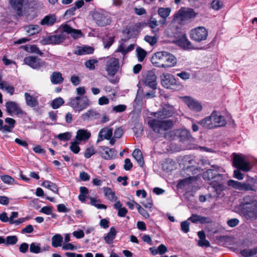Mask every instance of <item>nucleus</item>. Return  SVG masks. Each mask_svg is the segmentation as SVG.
<instances>
[{
	"label": "nucleus",
	"instance_id": "9d476101",
	"mask_svg": "<svg viewBox=\"0 0 257 257\" xmlns=\"http://www.w3.org/2000/svg\"><path fill=\"white\" fill-rule=\"evenodd\" d=\"M213 169L207 170L202 174V178L205 181H210L215 179L216 181L222 179L223 175L219 173V168L213 166Z\"/></svg>",
	"mask_w": 257,
	"mask_h": 257
},
{
	"label": "nucleus",
	"instance_id": "6ab92c4d",
	"mask_svg": "<svg viewBox=\"0 0 257 257\" xmlns=\"http://www.w3.org/2000/svg\"><path fill=\"white\" fill-rule=\"evenodd\" d=\"M174 112L173 106L169 104H164L162 110L157 112V117L159 119H163L172 116Z\"/></svg>",
	"mask_w": 257,
	"mask_h": 257
},
{
	"label": "nucleus",
	"instance_id": "4468645a",
	"mask_svg": "<svg viewBox=\"0 0 257 257\" xmlns=\"http://www.w3.org/2000/svg\"><path fill=\"white\" fill-rule=\"evenodd\" d=\"M122 34L125 38L121 39L123 42H126L131 39L135 38L139 33L137 28L135 26H127L122 31Z\"/></svg>",
	"mask_w": 257,
	"mask_h": 257
},
{
	"label": "nucleus",
	"instance_id": "8fccbe9b",
	"mask_svg": "<svg viewBox=\"0 0 257 257\" xmlns=\"http://www.w3.org/2000/svg\"><path fill=\"white\" fill-rule=\"evenodd\" d=\"M30 251L34 253H38L41 251L40 244L33 242L30 244Z\"/></svg>",
	"mask_w": 257,
	"mask_h": 257
},
{
	"label": "nucleus",
	"instance_id": "6e6d98bb",
	"mask_svg": "<svg viewBox=\"0 0 257 257\" xmlns=\"http://www.w3.org/2000/svg\"><path fill=\"white\" fill-rule=\"evenodd\" d=\"M144 40L146 42L149 43L151 46L155 45L157 42V38L155 36L146 35L145 37Z\"/></svg>",
	"mask_w": 257,
	"mask_h": 257
},
{
	"label": "nucleus",
	"instance_id": "bf43d9fd",
	"mask_svg": "<svg viewBox=\"0 0 257 257\" xmlns=\"http://www.w3.org/2000/svg\"><path fill=\"white\" fill-rule=\"evenodd\" d=\"M126 106L124 104H119L112 107V110L115 112H122L126 110Z\"/></svg>",
	"mask_w": 257,
	"mask_h": 257
},
{
	"label": "nucleus",
	"instance_id": "79ce46f5",
	"mask_svg": "<svg viewBox=\"0 0 257 257\" xmlns=\"http://www.w3.org/2000/svg\"><path fill=\"white\" fill-rule=\"evenodd\" d=\"M64 101L62 97H58L52 100L51 106L53 109H57L62 105Z\"/></svg>",
	"mask_w": 257,
	"mask_h": 257
},
{
	"label": "nucleus",
	"instance_id": "f03ea898",
	"mask_svg": "<svg viewBox=\"0 0 257 257\" xmlns=\"http://www.w3.org/2000/svg\"><path fill=\"white\" fill-rule=\"evenodd\" d=\"M151 61L154 66L160 68L172 67L177 63L176 57L166 51H159L155 53L152 56Z\"/></svg>",
	"mask_w": 257,
	"mask_h": 257
},
{
	"label": "nucleus",
	"instance_id": "aec40b11",
	"mask_svg": "<svg viewBox=\"0 0 257 257\" xmlns=\"http://www.w3.org/2000/svg\"><path fill=\"white\" fill-rule=\"evenodd\" d=\"M176 43L179 47L185 50L194 49L193 45L185 34L178 39Z\"/></svg>",
	"mask_w": 257,
	"mask_h": 257
},
{
	"label": "nucleus",
	"instance_id": "864d4df0",
	"mask_svg": "<svg viewBox=\"0 0 257 257\" xmlns=\"http://www.w3.org/2000/svg\"><path fill=\"white\" fill-rule=\"evenodd\" d=\"M97 62L98 61L96 59H89L85 61V66L90 70H94L95 69L94 64Z\"/></svg>",
	"mask_w": 257,
	"mask_h": 257
},
{
	"label": "nucleus",
	"instance_id": "20e7f679",
	"mask_svg": "<svg viewBox=\"0 0 257 257\" xmlns=\"http://www.w3.org/2000/svg\"><path fill=\"white\" fill-rule=\"evenodd\" d=\"M227 185L240 191L256 192L257 191V177H251L247 176V179L244 182L229 180L227 181Z\"/></svg>",
	"mask_w": 257,
	"mask_h": 257
},
{
	"label": "nucleus",
	"instance_id": "e2e57ef3",
	"mask_svg": "<svg viewBox=\"0 0 257 257\" xmlns=\"http://www.w3.org/2000/svg\"><path fill=\"white\" fill-rule=\"evenodd\" d=\"M175 133L173 131H169L163 134V137L168 140L175 139Z\"/></svg>",
	"mask_w": 257,
	"mask_h": 257
},
{
	"label": "nucleus",
	"instance_id": "680f3d73",
	"mask_svg": "<svg viewBox=\"0 0 257 257\" xmlns=\"http://www.w3.org/2000/svg\"><path fill=\"white\" fill-rule=\"evenodd\" d=\"M95 154V151L92 147H89L86 149L84 152V157L87 158H90L92 155Z\"/></svg>",
	"mask_w": 257,
	"mask_h": 257
},
{
	"label": "nucleus",
	"instance_id": "603ef678",
	"mask_svg": "<svg viewBox=\"0 0 257 257\" xmlns=\"http://www.w3.org/2000/svg\"><path fill=\"white\" fill-rule=\"evenodd\" d=\"M223 6V3L219 0H213L211 3V8L216 11L220 10Z\"/></svg>",
	"mask_w": 257,
	"mask_h": 257
},
{
	"label": "nucleus",
	"instance_id": "a878e982",
	"mask_svg": "<svg viewBox=\"0 0 257 257\" xmlns=\"http://www.w3.org/2000/svg\"><path fill=\"white\" fill-rule=\"evenodd\" d=\"M91 133L85 129H79L77 131L76 136V139L78 141H83L87 140L90 138Z\"/></svg>",
	"mask_w": 257,
	"mask_h": 257
},
{
	"label": "nucleus",
	"instance_id": "7ed1b4c3",
	"mask_svg": "<svg viewBox=\"0 0 257 257\" xmlns=\"http://www.w3.org/2000/svg\"><path fill=\"white\" fill-rule=\"evenodd\" d=\"M233 156L232 165L236 169L233 171V176L238 180H242L244 175L241 171L247 172L251 169L252 166L249 161L242 155L234 153Z\"/></svg>",
	"mask_w": 257,
	"mask_h": 257
},
{
	"label": "nucleus",
	"instance_id": "412c9836",
	"mask_svg": "<svg viewBox=\"0 0 257 257\" xmlns=\"http://www.w3.org/2000/svg\"><path fill=\"white\" fill-rule=\"evenodd\" d=\"M7 111L9 114L15 113L16 115L24 114V111L19 106L18 104L14 101H8L6 103Z\"/></svg>",
	"mask_w": 257,
	"mask_h": 257
},
{
	"label": "nucleus",
	"instance_id": "f3484780",
	"mask_svg": "<svg viewBox=\"0 0 257 257\" xmlns=\"http://www.w3.org/2000/svg\"><path fill=\"white\" fill-rule=\"evenodd\" d=\"M183 100L190 109L196 112H200L202 110V106L201 103L190 96H184Z\"/></svg>",
	"mask_w": 257,
	"mask_h": 257
},
{
	"label": "nucleus",
	"instance_id": "a211bd4d",
	"mask_svg": "<svg viewBox=\"0 0 257 257\" xmlns=\"http://www.w3.org/2000/svg\"><path fill=\"white\" fill-rule=\"evenodd\" d=\"M26 0H9V3L15 12L19 17L23 16V8Z\"/></svg>",
	"mask_w": 257,
	"mask_h": 257
},
{
	"label": "nucleus",
	"instance_id": "c756f323",
	"mask_svg": "<svg viewBox=\"0 0 257 257\" xmlns=\"http://www.w3.org/2000/svg\"><path fill=\"white\" fill-rule=\"evenodd\" d=\"M197 14L192 8L181 11V16L186 20L195 18Z\"/></svg>",
	"mask_w": 257,
	"mask_h": 257
},
{
	"label": "nucleus",
	"instance_id": "5fc2aeb1",
	"mask_svg": "<svg viewBox=\"0 0 257 257\" xmlns=\"http://www.w3.org/2000/svg\"><path fill=\"white\" fill-rule=\"evenodd\" d=\"M213 187L216 192V197H219L224 189V186L223 184L217 182H216V185H215Z\"/></svg>",
	"mask_w": 257,
	"mask_h": 257
},
{
	"label": "nucleus",
	"instance_id": "423d86ee",
	"mask_svg": "<svg viewBox=\"0 0 257 257\" xmlns=\"http://www.w3.org/2000/svg\"><path fill=\"white\" fill-rule=\"evenodd\" d=\"M150 126L156 133L160 134L159 137H161V132L166 131L171 128L174 123L172 120H160L157 119H153L149 122Z\"/></svg>",
	"mask_w": 257,
	"mask_h": 257
},
{
	"label": "nucleus",
	"instance_id": "bb28decb",
	"mask_svg": "<svg viewBox=\"0 0 257 257\" xmlns=\"http://www.w3.org/2000/svg\"><path fill=\"white\" fill-rule=\"evenodd\" d=\"M116 235V231L114 227H111L109 232L103 237L105 242L108 244H112L113 242V240L115 238Z\"/></svg>",
	"mask_w": 257,
	"mask_h": 257
},
{
	"label": "nucleus",
	"instance_id": "6e6552de",
	"mask_svg": "<svg viewBox=\"0 0 257 257\" xmlns=\"http://www.w3.org/2000/svg\"><path fill=\"white\" fill-rule=\"evenodd\" d=\"M161 84L166 88H169L176 90H179L183 88V86L176 80L172 74H167L162 78Z\"/></svg>",
	"mask_w": 257,
	"mask_h": 257
},
{
	"label": "nucleus",
	"instance_id": "58836bf2",
	"mask_svg": "<svg viewBox=\"0 0 257 257\" xmlns=\"http://www.w3.org/2000/svg\"><path fill=\"white\" fill-rule=\"evenodd\" d=\"M7 82L6 81H2L0 82V89L2 90L5 89L8 93L13 95L15 92L14 87L12 85L7 86Z\"/></svg>",
	"mask_w": 257,
	"mask_h": 257
},
{
	"label": "nucleus",
	"instance_id": "b1692460",
	"mask_svg": "<svg viewBox=\"0 0 257 257\" xmlns=\"http://www.w3.org/2000/svg\"><path fill=\"white\" fill-rule=\"evenodd\" d=\"M94 49L93 47L84 45L83 46H78L77 48V50H75L73 53L75 55L81 56L86 54H91L93 53Z\"/></svg>",
	"mask_w": 257,
	"mask_h": 257
},
{
	"label": "nucleus",
	"instance_id": "69168bd1",
	"mask_svg": "<svg viewBox=\"0 0 257 257\" xmlns=\"http://www.w3.org/2000/svg\"><path fill=\"white\" fill-rule=\"evenodd\" d=\"M53 207L51 206H44L43 207L40 212L43 213H44L47 215H50L52 214L53 211Z\"/></svg>",
	"mask_w": 257,
	"mask_h": 257
},
{
	"label": "nucleus",
	"instance_id": "ea45409f",
	"mask_svg": "<svg viewBox=\"0 0 257 257\" xmlns=\"http://www.w3.org/2000/svg\"><path fill=\"white\" fill-rule=\"evenodd\" d=\"M136 52L138 61L139 62H143L146 57V51L140 47H138L136 49Z\"/></svg>",
	"mask_w": 257,
	"mask_h": 257
},
{
	"label": "nucleus",
	"instance_id": "f257e3e1",
	"mask_svg": "<svg viewBox=\"0 0 257 257\" xmlns=\"http://www.w3.org/2000/svg\"><path fill=\"white\" fill-rule=\"evenodd\" d=\"M238 209L246 219H257V200L253 196H244L239 205Z\"/></svg>",
	"mask_w": 257,
	"mask_h": 257
},
{
	"label": "nucleus",
	"instance_id": "09e8293b",
	"mask_svg": "<svg viewBox=\"0 0 257 257\" xmlns=\"http://www.w3.org/2000/svg\"><path fill=\"white\" fill-rule=\"evenodd\" d=\"M71 133L70 132H65L59 134L57 136V138L61 141H68L71 138Z\"/></svg>",
	"mask_w": 257,
	"mask_h": 257
},
{
	"label": "nucleus",
	"instance_id": "c03bdc74",
	"mask_svg": "<svg viewBox=\"0 0 257 257\" xmlns=\"http://www.w3.org/2000/svg\"><path fill=\"white\" fill-rule=\"evenodd\" d=\"M134 202L135 204L136 207L137 208L139 213L141 214L145 218H149L150 217V214L148 213V212L147 210H146L144 208H142L139 204H138L135 201Z\"/></svg>",
	"mask_w": 257,
	"mask_h": 257
},
{
	"label": "nucleus",
	"instance_id": "2eb2a0df",
	"mask_svg": "<svg viewBox=\"0 0 257 257\" xmlns=\"http://www.w3.org/2000/svg\"><path fill=\"white\" fill-rule=\"evenodd\" d=\"M93 20L100 27H104L109 25L111 20L104 14L98 12H94L92 14Z\"/></svg>",
	"mask_w": 257,
	"mask_h": 257
},
{
	"label": "nucleus",
	"instance_id": "473e14b6",
	"mask_svg": "<svg viewBox=\"0 0 257 257\" xmlns=\"http://www.w3.org/2000/svg\"><path fill=\"white\" fill-rule=\"evenodd\" d=\"M132 155L139 163L140 166L143 167L145 163L141 151L139 149H136L133 152Z\"/></svg>",
	"mask_w": 257,
	"mask_h": 257
},
{
	"label": "nucleus",
	"instance_id": "39448f33",
	"mask_svg": "<svg viewBox=\"0 0 257 257\" xmlns=\"http://www.w3.org/2000/svg\"><path fill=\"white\" fill-rule=\"evenodd\" d=\"M142 80V83L145 86L152 89L150 92H148L145 94V97L147 99L154 98L156 96V90L157 88V76L155 73L152 71H149L144 76Z\"/></svg>",
	"mask_w": 257,
	"mask_h": 257
},
{
	"label": "nucleus",
	"instance_id": "f8f14e48",
	"mask_svg": "<svg viewBox=\"0 0 257 257\" xmlns=\"http://www.w3.org/2000/svg\"><path fill=\"white\" fill-rule=\"evenodd\" d=\"M24 63L33 69H39L43 67L45 62L37 56H28L24 59Z\"/></svg>",
	"mask_w": 257,
	"mask_h": 257
},
{
	"label": "nucleus",
	"instance_id": "774afa93",
	"mask_svg": "<svg viewBox=\"0 0 257 257\" xmlns=\"http://www.w3.org/2000/svg\"><path fill=\"white\" fill-rule=\"evenodd\" d=\"M70 81L74 86L78 85L81 82L80 78L78 76L75 75L71 76Z\"/></svg>",
	"mask_w": 257,
	"mask_h": 257
},
{
	"label": "nucleus",
	"instance_id": "ddd939ff",
	"mask_svg": "<svg viewBox=\"0 0 257 257\" xmlns=\"http://www.w3.org/2000/svg\"><path fill=\"white\" fill-rule=\"evenodd\" d=\"M65 38L62 35H50L41 40L42 45H58L64 41Z\"/></svg>",
	"mask_w": 257,
	"mask_h": 257
},
{
	"label": "nucleus",
	"instance_id": "0e129e2a",
	"mask_svg": "<svg viewBox=\"0 0 257 257\" xmlns=\"http://www.w3.org/2000/svg\"><path fill=\"white\" fill-rule=\"evenodd\" d=\"M188 221H184L181 223V230L184 233H187L189 231V223Z\"/></svg>",
	"mask_w": 257,
	"mask_h": 257
},
{
	"label": "nucleus",
	"instance_id": "37998d69",
	"mask_svg": "<svg viewBox=\"0 0 257 257\" xmlns=\"http://www.w3.org/2000/svg\"><path fill=\"white\" fill-rule=\"evenodd\" d=\"M18 241V237L16 235H10L6 237L5 239V244L6 246L10 245H14L17 243Z\"/></svg>",
	"mask_w": 257,
	"mask_h": 257
},
{
	"label": "nucleus",
	"instance_id": "e433bc0d",
	"mask_svg": "<svg viewBox=\"0 0 257 257\" xmlns=\"http://www.w3.org/2000/svg\"><path fill=\"white\" fill-rule=\"evenodd\" d=\"M5 121L9 124L5 125V131L9 133L11 132L15 126L16 120L12 118L7 117L5 118Z\"/></svg>",
	"mask_w": 257,
	"mask_h": 257
},
{
	"label": "nucleus",
	"instance_id": "a19ab883",
	"mask_svg": "<svg viewBox=\"0 0 257 257\" xmlns=\"http://www.w3.org/2000/svg\"><path fill=\"white\" fill-rule=\"evenodd\" d=\"M170 8H160L158 9V15L163 19H166L170 15L171 12Z\"/></svg>",
	"mask_w": 257,
	"mask_h": 257
},
{
	"label": "nucleus",
	"instance_id": "4c0bfd02",
	"mask_svg": "<svg viewBox=\"0 0 257 257\" xmlns=\"http://www.w3.org/2000/svg\"><path fill=\"white\" fill-rule=\"evenodd\" d=\"M63 237L60 234L54 235L52 238V245L54 247H58L62 245Z\"/></svg>",
	"mask_w": 257,
	"mask_h": 257
},
{
	"label": "nucleus",
	"instance_id": "7c9ffc66",
	"mask_svg": "<svg viewBox=\"0 0 257 257\" xmlns=\"http://www.w3.org/2000/svg\"><path fill=\"white\" fill-rule=\"evenodd\" d=\"M56 19L54 15L46 16L40 22L41 25L52 26L56 22Z\"/></svg>",
	"mask_w": 257,
	"mask_h": 257
},
{
	"label": "nucleus",
	"instance_id": "72a5a7b5",
	"mask_svg": "<svg viewBox=\"0 0 257 257\" xmlns=\"http://www.w3.org/2000/svg\"><path fill=\"white\" fill-rule=\"evenodd\" d=\"M64 78L60 72H54L51 76V81L54 84H60L63 82Z\"/></svg>",
	"mask_w": 257,
	"mask_h": 257
},
{
	"label": "nucleus",
	"instance_id": "13d9d810",
	"mask_svg": "<svg viewBox=\"0 0 257 257\" xmlns=\"http://www.w3.org/2000/svg\"><path fill=\"white\" fill-rule=\"evenodd\" d=\"M191 178L190 177L188 178H185L179 180L177 184V187L178 188H182L183 187L185 186L190 183V180H191Z\"/></svg>",
	"mask_w": 257,
	"mask_h": 257
},
{
	"label": "nucleus",
	"instance_id": "5701e85b",
	"mask_svg": "<svg viewBox=\"0 0 257 257\" xmlns=\"http://www.w3.org/2000/svg\"><path fill=\"white\" fill-rule=\"evenodd\" d=\"M101 114L95 109H89L86 112L82 114L81 116V119L84 121H87L89 119H96L100 117Z\"/></svg>",
	"mask_w": 257,
	"mask_h": 257
},
{
	"label": "nucleus",
	"instance_id": "c9c22d12",
	"mask_svg": "<svg viewBox=\"0 0 257 257\" xmlns=\"http://www.w3.org/2000/svg\"><path fill=\"white\" fill-rule=\"evenodd\" d=\"M103 192L105 197L110 201H113L116 200L117 197L115 196L114 192L112 191L110 188H103Z\"/></svg>",
	"mask_w": 257,
	"mask_h": 257
},
{
	"label": "nucleus",
	"instance_id": "dca6fc26",
	"mask_svg": "<svg viewBox=\"0 0 257 257\" xmlns=\"http://www.w3.org/2000/svg\"><path fill=\"white\" fill-rule=\"evenodd\" d=\"M212 123L214 125V128L224 126L226 124V121L224 117L220 114L216 110H213L211 114Z\"/></svg>",
	"mask_w": 257,
	"mask_h": 257
},
{
	"label": "nucleus",
	"instance_id": "f704fd0d",
	"mask_svg": "<svg viewBox=\"0 0 257 257\" xmlns=\"http://www.w3.org/2000/svg\"><path fill=\"white\" fill-rule=\"evenodd\" d=\"M42 186L44 187L51 190L55 193H58V187L57 185L48 180L44 181L42 184Z\"/></svg>",
	"mask_w": 257,
	"mask_h": 257
},
{
	"label": "nucleus",
	"instance_id": "0eeeda50",
	"mask_svg": "<svg viewBox=\"0 0 257 257\" xmlns=\"http://www.w3.org/2000/svg\"><path fill=\"white\" fill-rule=\"evenodd\" d=\"M68 104L80 112L88 107L90 104L86 96H77L70 98Z\"/></svg>",
	"mask_w": 257,
	"mask_h": 257
},
{
	"label": "nucleus",
	"instance_id": "2f4dec72",
	"mask_svg": "<svg viewBox=\"0 0 257 257\" xmlns=\"http://www.w3.org/2000/svg\"><path fill=\"white\" fill-rule=\"evenodd\" d=\"M25 97L27 104L32 107H34L38 105L39 102L37 99L32 96L28 92L25 93Z\"/></svg>",
	"mask_w": 257,
	"mask_h": 257
},
{
	"label": "nucleus",
	"instance_id": "a18cd8bd",
	"mask_svg": "<svg viewBox=\"0 0 257 257\" xmlns=\"http://www.w3.org/2000/svg\"><path fill=\"white\" fill-rule=\"evenodd\" d=\"M40 30V27L38 25H31L29 26L28 29L27 30V32L29 35H33L38 33Z\"/></svg>",
	"mask_w": 257,
	"mask_h": 257
},
{
	"label": "nucleus",
	"instance_id": "3c124183",
	"mask_svg": "<svg viewBox=\"0 0 257 257\" xmlns=\"http://www.w3.org/2000/svg\"><path fill=\"white\" fill-rule=\"evenodd\" d=\"M90 204L92 206L96 207L98 209H106V206L102 204H97V202H100V200H97L93 197H90Z\"/></svg>",
	"mask_w": 257,
	"mask_h": 257
},
{
	"label": "nucleus",
	"instance_id": "de8ad7c7",
	"mask_svg": "<svg viewBox=\"0 0 257 257\" xmlns=\"http://www.w3.org/2000/svg\"><path fill=\"white\" fill-rule=\"evenodd\" d=\"M0 178L2 181L7 184H14L15 180L11 176L8 175H4L0 176Z\"/></svg>",
	"mask_w": 257,
	"mask_h": 257
},
{
	"label": "nucleus",
	"instance_id": "cd10ccee",
	"mask_svg": "<svg viewBox=\"0 0 257 257\" xmlns=\"http://www.w3.org/2000/svg\"><path fill=\"white\" fill-rule=\"evenodd\" d=\"M199 239L198 242V245L200 247H208L210 245L208 240L206 239V235L203 230L199 231L197 233Z\"/></svg>",
	"mask_w": 257,
	"mask_h": 257
},
{
	"label": "nucleus",
	"instance_id": "393cba45",
	"mask_svg": "<svg viewBox=\"0 0 257 257\" xmlns=\"http://www.w3.org/2000/svg\"><path fill=\"white\" fill-rule=\"evenodd\" d=\"M197 123L200 125L204 129H214V125H213V123H212L211 115L206 116L201 120L198 121Z\"/></svg>",
	"mask_w": 257,
	"mask_h": 257
},
{
	"label": "nucleus",
	"instance_id": "c85d7f7f",
	"mask_svg": "<svg viewBox=\"0 0 257 257\" xmlns=\"http://www.w3.org/2000/svg\"><path fill=\"white\" fill-rule=\"evenodd\" d=\"M178 137L182 142L191 141L193 139L190 131L186 129H182L179 131Z\"/></svg>",
	"mask_w": 257,
	"mask_h": 257
},
{
	"label": "nucleus",
	"instance_id": "1a4fd4ad",
	"mask_svg": "<svg viewBox=\"0 0 257 257\" xmlns=\"http://www.w3.org/2000/svg\"><path fill=\"white\" fill-rule=\"evenodd\" d=\"M189 34L190 38L192 40L200 43L207 39L208 34L205 27H198L192 29Z\"/></svg>",
	"mask_w": 257,
	"mask_h": 257
},
{
	"label": "nucleus",
	"instance_id": "49530a36",
	"mask_svg": "<svg viewBox=\"0 0 257 257\" xmlns=\"http://www.w3.org/2000/svg\"><path fill=\"white\" fill-rule=\"evenodd\" d=\"M148 24V26H149L151 29H152V32L155 34H157L159 32V29H156V27L158 25V22L156 20H150L148 22H147Z\"/></svg>",
	"mask_w": 257,
	"mask_h": 257
},
{
	"label": "nucleus",
	"instance_id": "9b49d317",
	"mask_svg": "<svg viewBox=\"0 0 257 257\" xmlns=\"http://www.w3.org/2000/svg\"><path fill=\"white\" fill-rule=\"evenodd\" d=\"M119 68V59L111 57L106 61L105 70L109 76H114Z\"/></svg>",
	"mask_w": 257,
	"mask_h": 257
},
{
	"label": "nucleus",
	"instance_id": "4d7b16f0",
	"mask_svg": "<svg viewBox=\"0 0 257 257\" xmlns=\"http://www.w3.org/2000/svg\"><path fill=\"white\" fill-rule=\"evenodd\" d=\"M78 145L77 142H71L70 149L73 153L77 154L79 152L80 149Z\"/></svg>",
	"mask_w": 257,
	"mask_h": 257
},
{
	"label": "nucleus",
	"instance_id": "338daca9",
	"mask_svg": "<svg viewBox=\"0 0 257 257\" xmlns=\"http://www.w3.org/2000/svg\"><path fill=\"white\" fill-rule=\"evenodd\" d=\"M114 38L109 37L108 39L103 40V44L105 48L108 49L113 43Z\"/></svg>",
	"mask_w": 257,
	"mask_h": 257
},
{
	"label": "nucleus",
	"instance_id": "4be33fe9",
	"mask_svg": "<svg viewBox=\"0 0 257 257\" xmlns=\"http://www.w3.org/2000/svg\"><path fill=\"white\" fill-rule=\"evenodd\" d=\"M113 128L105 127L102 128L99 132L97 142H100L104 139L109 140L112 136Z\"/></svg>",
	"mask_w": 257,
	"mask_h": 257
},
{
	"label": "nucleus",
	"instance_id": "052dcab7",
	"mask_svg": "<svg viewBox=\"0 0 257 257\" xmlns=\"http://www.w3.org/2000/svg\"><path fill=\"white\" fill-rule=\"evenodd\" d=\"M29 48L30 53H36L40 56H42L43 54V53L41 52L39 48L35 45H31Z\"/></svg>",
	"mask_w": 257,
	"mask_h": 257
}]
</instances>
